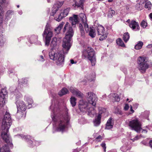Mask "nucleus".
Returning <instances> with one entry per match:
<instances>
[{"label":"nucleus","instance_id":"obj_1","mask_svg":"<svg viewBox=\"0 0 152 152\" xmlns=\"http://www.w3.org/2000/svg\"><path fill=\"white\" fill-rule=\"evenodd\" d=\"M82 58L83 59L87 58L90 61L92 66L95 65L96 62L95 52L91 47H88L83 51Z\"/></svg>","mask_w":152,"mask_h":152},{"label":"nucleus","instance_id":"obj_2","mask_svg":"<svg viewBox=\"0 0 152 152\" xmlns=\"http://www.w3.org/2000/svg\"><path fill=\"white\" fill-rule=\"evenodd\" d=\"M148 58L145 56H140L138 57L137 60V63L138 64V68L140 72L144 73L146 70L148 69L149 65L148 63Z\"/></svg>","mask_w":152,"mask_h":152},{"label":"nucleus","instance_id":"obj_3","mask_svg":"<svg viewBox=\"0 0 152 152\" xmlns=\"http://www.w3.org/2000/svg\"><path fill=\"white\" fill-rule=\"evenodd\" d=\"M61 119L62 120L58 121L57 127V130L58 131H63L65 129L66 126L65 122H67L69 120L68 113L67 112H66L65 114L62 115Z\"/></svg>","mask_w":152,"mask_h":152},{"label":"nucleus","instance_id":"obj_4","mask_svg":"<svg viewBox=\"0 0 152 152\" xmlns=\"http://www.w3.org/2000/svg\"><path fill=\"white\" fill-rule=\"evenodd\" d=\"M128 125L132 129L137 132H140L141 129V123L137 119H135L129 122Z\"/></svg>","mask_w":152,"mask_h":152},{"label":"nucleus","instance_id":"obj_5","mask_svg":"<svg viewBox=\"0 0 152 152\" xmlns=\"http://www.w3.org/2000/svg\"><path fill=\"white\" fill-rule=\"evenodd\" d=\"M16 105L17 108V113L21 117L26 115L25 110L26 109V106L24 102L20 100L16 102Z\"/></svg>","mask_w":152,"mask_h":152},{"label":"nucleus","instance_id":"obj_6","mask_svg":"<svg viewBox=\"0 0 152 152\" xmlns=\"http://www.w3.org/2000/svg\"><path fill=\"white\" fill-rule=\"evenodd\" d=\"M63 32H66L65 38L72 39L74 34V31L72 26L69 24L68 22H66L63 29Z\"/></svg>","mask_w":152,"mask_h":152},{"label":"nucleus","instance_id":"obj_7","mask_svg":"<svg viewBox=\"0 0 152 152\" xmlns=\"http://www.w3.org/2000/svg\"><path fill=\"white\" fill-rule=\"evenodd\" d=\"M12 120L10 114L6 112L3 120L1 127L4 129L6 126L10 127L11 124Z\"/></svg>","mask_w":152,"mask_h":152},{"label":"nucleus","instance_id":"obj_8","mask_svg":"<svg viewBox=\"0 0 152 152\" xmlns=\"http://www.w3.org/2000/svg\"><path fill=\"white\" fill-rule=\"evenodd\" d=\"M69 10V8H67L65 9L61 10L60 12H57L55 16L54 19L57 21H60L62 19L68 15Z\"/></svg>","mask_w":152,"mask_h":152},{"label":"nucleus","instance_id":"obj_9","mask_svg":"<svg viewBox=\"0 0 152 152\" xmlns=\"http://www.w3.org/2000/svg\"><path fill=\"white\" fill-rule=\"evenodd\" d=\"M88 102L92 105L96 106L97 98L96 95L93 92H89L88 93Z\"/></svg>","mask_w":152,"mask_h":152},{"label":"nucleus","instance_id":"obj_10","mask_svg":"<svg viewBox=\"0 0 152 152\" xmlns=\"http://www.w3.org/2000/svg\"><path fill=\"white\" fill-rule=\"evenodd\" d=\"M43 36L44 37L45 36V45L48 46L53 36L52 32L49 31L48 28H46L44 31Z\"/></svg>","mask_w":152,"mask_h":152},{"label":"nucleus","instance_id":"obj_11","mask_svg":"<svg viewBox=\"0 0 152 152\" xmlns=\"http://www.w3.org/2000/svg\"><path fill=\"white\" fill-rule=\"evenodd\" d=\"M10 127L6 126L4 129H3L2 127L1 129L2 130V132L1 133V136L2 139L7 143H9L10 142V137L9 135L7 134L9 131V129Z\"/></svg>","mask_w":152,"mask_h":152},{"label":"nucleus","instance_id":"obj_12","mask_svg":"<svg viewBox=\"0 0 152 152\" xmlns=\"http://www.w3.org/2000/svg\"><path fill=\"white\" fill-rule=\"evenodd\" d=\"M58 56L56 59L55 62L58 65H63L64 63V55L63 53L61 51H59Z\"/></svg>","mask_w":152,"mask_h":152},{"label":"nucleus","instance_id":"obj_13","mask_svg":"<svg viewBox=\"0 0 152 152\" xmlns=\"http://www.w3.org/2000/svg\"><path fill=\"white\" fill-rule=\"evenodd\" d=\"M63 4V3L62 2H56L53 6L52 12L50 13V15L55 17V16L57 13V12L59 8Z\"/></svg>","mask_w":152,"mask_h":152},{"label":"nucleus","instance_id":"obj_14","mask_svg":"<svg viewBox=\"0 0 152 152\" xmlns=\"http://www.w3.org/2000/svg\"><path fill=\"white\" fill-rule=\"evenodd\" d=\"M69 20L72 26L74 27H75L76 24L79 22L78 16L77 15L74 14L69 18Z\"/></svg>","mask_w":152,"mask_h":152},{"label":"nucleus","instance_id":"obj_15","mask_svg":"<svg viewBox=\"0 0 152 152\" xmlns=\"http://www.w3.org/2000/svg\"><path fill=\"white\" fill-rule=\"evenodd\" d=\"M85 1V0H74L75 4L72 5V6L75 8H80L83 10Z\"/></svg>","mask_w":152,"mask_h":152},{"label":"nucleus","instance_id":"obj_16","mask_svg":"<svg viewBox=\"0 0 152 152\" xmlns=\"http://www.w3.org/2000/svg\"><path fill=\"white\" fill-rule=\"evenodd\" d=\"M82 17L83 18L81 19L82 22L86 33H88L89 31V27L88 24L87 23L86 16L83 14H81L80 15V17L81 18Z\"/></svg>","mask_w":152,"mask_h":152},{"label":"nucleus","instance_id":"obj_17","mask_svg":"<svg viewBox=\"0 0 152 152\" xmlns=\"http://www.w3.org/2000/svg\"><path fill=\"white\" fill-rule=\"evenodd\" d=\"M129 26L135 31H138L140 28L138 23L133 20H131Z\"/></svg>","mask_w":152,"mask_h":152},{"label":"nucleus","instance_id":"obj_18","mask_svg":"<svg viewBox=\"0 0 152 152\" xmlns=\"http://www.w3.org/2000/svg\"><path fill=\"white\" fill-rule=\"evenodd\" d=\"M58 52H56L55 50L53 48L51 51L49 52V55L50 58L55 61L58 56Z\"/></svg>","mask_w":152,"mask_h":152},{"label":"nucleus","instance_id":"obj_19","mask_svg":"<svg viewBox=\"0 0 152 152\" xmlns=\"http://www.w3.org/2000/svg\"><path fill=\"white\" fill-rule=\"evenodd\" d=\"M69 39L68 38H65L63 40L62 45L63 48L66 49L67 50H68L71 47L70 42L71 39H70L69 40Z\"/></svg>","mask_w":152,"mask_h":152},{"label":"nucleus","instance_id":"obj_20","mask_svg":"<svg viewBox=\"0 0 152 152\" xmlns=\"http://www.w3.org/2000/svg\"><path fill=\"white\" fill-rule=\"evenodd\" d=\"M101 117L102 115L101 114H99L96 117L94 121V123L95 126H97L100 124L101 123Z\"/></svg>","mask_w":152,"mask_h":152},{"label":"nucleus","instance_id":"obj_21","mask_svg":"<svg viewBox=\"0 0 152 152\" xmlns=\"http://www.w3.org/2000/svg\"><path fill=\"white\" fill-rule=\"evenodd\" d=\"M27 141L28 142V144L31 145L37 146L39 145V143L38 142L36 141L32 138L31 139H28V140H27Z\"/></svg>","mask_w":152,"mask_h":152},{"label":"nucleus","instance_id":"obj_22","mask_svg":"<svg viewBox=\"0 0 152 152\" xmlns=\"http://www.w3.org/2000/svg\"><path fill=\"white\" fill-rule=\"evenodd\" d=\"M97 31L98 35L102 34L105 33L104 28L101 25H99L97 28Z\"/></svg>","mask_w":152,"mask_h":152},{"label":"nucleus","instance_id":"obj_23","mask_svg":"<svg viewBox=\"0 0 152 152\" xmlns=\"http://www.w3.org/2000/svg\"><path fill=\"white\" fill-rule=\"evenodd\" d=\"M112 119L110 118L107 121L106 124L105 129H110L113 127V124L112 123Z\"/></svg>","mask_w":152,"mask_h":152},{"label":"nucleus","instance_id":"obj_24","mask_svg":"<svg viewBox=\"0 0 152 152\" xmlns=\"http://www.w3.org/2000/svg\"><path fill=\"white\" fill-rule=\"evenodd\" d=\"M0 152H10L9 147L7 145H4L0 147Z\"/></svg>","mask_w":152,"mask_h":152},{"label":"nucleus","instance_id":"obj_25","mask_svg":"<svg viewBox=\"0 0 152 152\" xmlns=\"http://www.w3.org/2000/svg\"><path fill=\"white\" fill-rule=\"evenodd\" d=\"M68 93L69 92L67 89L66 88H63L58 92V94L60 96H61Z\"/></svg>","mask_w":152,"mask_h":152},{"label":"nucleus","instance_id":"obj_26","mask_svg":"<svg viewBox=\"0 0 152 152\" xmlns=\"http://www.w3.org/2000/svg\"><path fill=\"white\" fill-rule=\"evenodd\" d=\"M64 23V22H61L59 26L54 29V31L57 34H58L60 32L61 30L63 28Z\"/></svg>","mask_w":152,"mask_h":152},{"label":"nucleus","instance_id":"obj_27","mask_svg":"<svg viewBox=\"0 0 152 152\" xmlns=\"http://www.w3.org/2000/svg\"><path fill=\"white\" fill-rule=\"evenodd\" d=\"M5 96L0 95V111L3 109L5 104Z\"/></svg>","mask_w":152,"mask_h":152},{"label":"nucleus","instance_id":"obj_28","mask_svg":"<svg viewBox=\"0 0 152 152\" xmlns=\"http://www.w3.org/2000/svg\"><path fill=\"white\" fill-rule=\"evenodd\" d=\"M79 28L80 32L82 36L85 37V32L83 25L81 23H79Z\"/></svg>","mask_w":152,"mask_h":152},{"label":"nucleus","instance_id":"obj_29","mask_svg":"<svg viewBox=\"0 0 152 152\" xmlns=\"http://www.w3.org/2000/svg\"><path fill=\"white\" fill-rule=\"evenodd\" d=\"M117 44L119 46L123 47H125V45L122 40L120 38H118L116 40Z\"/></svg>","mask_w":152,"mask_h":152},{"label":"nucleus","instance_id":"obj_30","mask_svg":"<svg viewBox=\"0 0 152 152\" xmlns=\"http://www.w3.org/2000/svg\"><path fill=\"white\" fill-rule=\"evenodd\" d=\"M152 5L151 2L148 1H145V7L148 10H150L151 8Z\"/></svg>","mask_w":152,"mask_h":152},{"label":"nucleus","instance_id":"obj_31","mask_svg":"<svg viewBox=\"0 0 152 152\" xmlns=\"http://www.w3.org/2000/svg\"><path fill=\"white\" fill-rule=\"evenodd\" d=\"M89 35L92 38H94L96 35L95 29L94 28H90L89 33Z\"/></svg>","mask_w":152,"mask_h":152},{"label":"nucleus","instance_id":"obj_32","mask_svg":"<svg viewBox=\"0 0 152 152\" xmlns=\"http://www.w3.org/2000/svg\"><path fill=\"white\" fill-rule=\"evenodd\" d=\"M143 45V43L141 41H139L138 43L135 45L134 48L135 49L139 50L141 49L142 46Z\"/></svg>","mask_w":152,"mask_h":152},{"label":"nucleus","instance_id":"obj_33","mask_svg":"<svg viewBox=\"0 0 152 152\" xmlns=\"http://www.w3.org/2000/svg\"><path fill=\"white\" fill-rule=\"evenodd\" d=\"M129 34L128 32L124 33L123 38L125 42H126L128 41L129 39Z\"/></svg>","mask_w":152,"mask_h":152},{"label":"nucleus","instance_id":"obj_34","mask_svg":"<svg viewBox=\"0 0 152 152\" xmlns=\"http://www.w3.org/2000/svg\"><path fill=\"white\" fill-rule=\"evenodd\" d=\"M72 93L77 96L82 97L83 96V94L77 90H74L72 91Z\"/></svg>","mask_w":152,"mask_h":152},{"label":"nucleus","instance_id":"obj_35","mask_svg":"<svg viewBox=\"0 0 152 152\" xmlns=\"http://www.w3.org/2000/svg\"><path fill=\"white\" fill-rule=\"evenodd\" d=\"M115 11L111 8H110L108 12V16L110 18H111L113 15H115Z\"/></svg>","mask_w":152,"mask_h":152},{"label":"nucleus","instance_id":"obj_36","mask_svg":"<svg viewBox=\"0 0 152 152\" xmlns=\"http://www.w3.org/2000/svg\"><path fill=\"white\" fill-rule=\"evenodd\" d=\"M79 107L80 109L81 110L83 108H85L87 107V106L85 104V103L83 102V100H80L79 102Z\"/></svg>","mask_w":152,"mask_h":152},{"label":"nucleus","instance_id":"obj_37","mask_svg":"<svg viewBox=\"0 0 152 152\" xmlns=\"http://www.w3.org/2000/svg\"><path fill=\"white\" fill-rule=\"evenodd\" d=\"M76 99L74 97L72 96L70 99V102L72 106L75 107L76 104Z\"/></svg>","mask_w":152,"mask_h":152},{"label":"nucleus","instance_id":"obj_38","mask_svg":"<svg viewBox=\"0 0 152 152\" xmlns=\"http://www.w3.org/2000/svg\"><path fill=\"white\" fill-rule=\"evenodd\" d=\"M141 26L143 28H145L148 26V23L146 20H143L140 23Z\"/></svg>","mask_w":152,"mask_h":152},{"label":"nucleus","instance_id":"obj_39","mask_svg":"<svg viewBox=\"0 0 152 152\" xmlns=\"http://www.w3.org/2000/svg\"><path fill=\"white\" fill-rule=\"evenodd\" d=\"M13 13V11L12 10H9L6 12L5 16L6 18L10 17Z\"/></svg>","mask_w":152,"mask_h":152},{"label":"nucleus","instance_id":"obj_40","mask_svg":"<svg viewBox=\"0 0 152 152\" xmlns=\"http://www.w3.org/2000/svg\"><path fill=\"white\" fill-rule=\"evenodd\" d=\"M101 36L99 37V39L100 41H103L107 37V34L106 33H104L102 34H100Z\"/></svg>","mask_w":152,"mask_h":152},{"label":"nucleus","instance_id":"obj_41","mask_svg":"<svg viewBox=\"0 0 152 152\" xmlns=\"http://www.w3.org/2000/svg\"><path fill=\"white\" fill-rule=\"evenodd\" d=\"M113 97L114 98L113 99L114 101L119 102L120 100V98L117 94H114Z\"/></svg>","mask_w":152,"mask_h":152},{"label":"nucleus","instance_id":"obj_42","mask_svg":"<svg viewBox=\"0 0 152 152\" xmlns=\"http://www.w3.org/2000/svg\"><path fill=\"white\" fill-rule=\"evenodd\" d=\"M7 93V92L6 89L3 88L1 90V92L0 93V95H1V96H4V95H6Z\"/></svg>","mask_w":152,"mask_h":152},{"label":"nucleus","instance_id":"obj_43","mask_svg":"<svg viewBox=\"0 0 152 152\" xmlns=\"http://www.w3.org/2000/svg\"><path fill=\"white\" fill-rule=\"evenodd\" d=\"M95 77V73H92L91 75H89L88 77V79L90 81L93 80Z\"/></svg>","mask_w":152,"mask_h":152},{"label":"nucleus","instance_id":"obj_44","mask_svg":"<svg viewBox=\"0 0 152 152\" xmlns=\"http://www.w3.org/2000/svg\"><path fill=\"white\" fill-rule=\"evenodd\" d=\"M26 102L28 106L31 105L33 103V101L31 99L28 98L27 99Z\"/></svg>","mask_w":152,"mask_h":152},{"label":"nucleus","instance_id":"obj_45","mask_svg":"<svg viewBox=\"0 0 152 152\" xmlns=\"http://www.w3.org/2000/svg\"><path fill=\"white\" fill-rule=\"evenodd\" d=\"M101 146L103 148L104 152L106 151V144L104 142H102L101 144Z\"/></svg>","mask_w":152,"mask_h":152},{"label":"nucleus","instance_id":"obj_46","mask_svg":"<svg viewBox=\"0 0 152 152\" xmlns=\"http://www.w3.org/2000/svg\"><path fill=\"white\" fill-rule=\"evenodd\" d=\"M96 141L98 142H100L102 140V137L101 135H99L96 138Z\"/></svg>","mask_w":152,"mask_h":152},{"label":"nucleus","instance_id":"obj_47","mask_svg":"<svg viewBox=\"0 0 152 152\" xmlns=\"http://www.w3.org/2000/svg\"><path fill=\"white\" fill-rule=\"evenodd\" d=\"M50 45L52 47H54L57 45V42L54 41H52Z\"/></svg>","mask_w":152,"mask_h":152},{"label":"nucleus","instance_id":"obj_48","mask_svg":"<svg viewBox=\"0 0 152 152\" xmlns=\"http://www.w3.org/2000/svg\"><path fill=\"white\" fill-rule=\"evenodd\" d=\"M27 80L26 79H23L22 80V81L21 82V83H22V85L23 84H24L26 83H27Z\"/></svg>","mask_w":152,"mask_h":152},{"label":"nucleus","instance_id":"obj_49","mask_svg":"<svg viewBox=\"0 0 152 152\" xmlns=\"http://www.w3.org/2000/svg\"><path fill=\"white\" fill-rule=\"evenodd\" d=\"M4 12L2 7L0 5V16L4 13Z\"/></svg>","mask_w":152,"mask_h":152},{"label":"nucleus","instance_id":"obj_50","mask_svg":"<svg viewBox=\"0 0 152 152\" xmlns=\"http://www.w3.org/2000/svg\"><path fill=\"white\" fill-rule=\"evenodd\" d=\"M129 106L128 104H126L124 109L125 110H127L129 109Z\"/></svg>","mask_w":152,"mask_h":152},{"label":"nucleus","instance_id":"obj_51","mask_svg":"<svg viewBox=\"0 0 152 152\" xmlns=\"http://www.w3.org/2000/svg\"><path fill=\"white\" fill-rule=\"evenodd\" d=\"M6 0H0V4L2 5L6 3Z\"/></svg>","mask_w":152,"mask_h":152},{"label":"nucleus","instance_id":"obj_52","mask_svg":"<svg viewBox=\"0 0 152 152\" xmlns=\"http://www.w3.org/2000/svg\"><path fill=\"white\" fill-rule=\"evenodd\" d=\"M132 108H133L132 107L131 105V106H130V111L131 112V113H132L134 112V111L133 109Z\"/></svg>","mask_w":152,"mask_h":152},{"label":"nucleus","instance_id":"obj_53","mask_svg":"<svg viewBox=\"0 0 152 152\" xmlns=\"http://www.w3.org/2000/svg\"><path fill=\"white\" fill-rule=\"evenodd\" d=\"M80 151V150L77 148L74 149L72 152H79Z\"/></svg>","mask_w":152,"mask_h":152},{"label":"nucleus","instance_id":"obj_54","mask_svg":"<svg viewBox=\"0 0 152 152\" xmlns=\"http://www.w3.org/2000/svg\"><path fill=\"white\" fill-rule=\"evenodd\" d=\"M149 17L150 19L152 20V13H151L149 14Z\"/></svg>","mask_w":152,"mask_h":152},{"label":"nucleus","instance_id":"obj_55","mask_svg":"<svg viewBox=\"0 0 152 152\" xmlns=\"http://www.w3.org/2000/svg\"><path fill=\"white\" fill-rule=\"evenodd\" d=\"M137 105L136 104H134L133 105V108L134 109L136 108L137 107Z\"/></svg>","mask_w":152,"mask_h":152},{"label":"nucleus","instance_id":"obj_56","mask_svg":"<svg viewBox=\"0 0 152 152\" xmlns=\"http://www.w3.org/2000/svg\"><path fill=\"white\" fill-rule=\"evenodd\" d=\"M57 39L56 37H54L53 39L52 40V41H55L56 42H57Z\"/></svg>","mask_w":152,"mask_h":152},{"label":"nucleus","instance_id":"obj_57","mask_svg":"<svg viewBox=\"0 0 152 152\" xmlns=\"http://www.w3.org/2000/svg\"><path fill=\"white\" fill-rule=\"evenodd\" d=\"M131 22V20H130V19L128 20H127L126 21V22L129 24V26L130 25V23Z\"/></svg>","mask_w":152,"mask_h":152},{"label":"nucleus","instance_id":"obj_58","mask_svg":"<svg viewBox=\"0 0 152 152\" xmlns=\"http://www.w3.org/2000/svg\"><path fill=\"white\" fill-rule=\"evenodd\" d=\"M150 146L152 148V140H151L149 142Z\"/></svg>","mask_w":152,"mask_h":152},{"label":"nucleus","instance_id":"obj_59","mask_svg":"<svg viewBox=\"0 0 152 152\" xmlns=\"http://www.w3.org/2000/svg\"><path fill=\"white\" fill-rule=\"evenodd\" d=\"M70 62L71 64H72L74 63V61L73 60L71 59L70 60Z\"/></svg>","mask_w":152,"mask_h":152},{"label":"nucleus","instance_id":"obj_60","mask_svg":"<svg viewBox=\"0 0 152 152\" xmlns=\"http://www.w3.org/2000/svg\"><path fill=\"white\" fill-rule=\"evenodd\" d=\"M118 113H119L120 115H121L122 114V112L120 110L118 111Z\"/></svg>","mask_w":152,"mask_h":152},{"label":"nucleus","instance_id":"obj_61","mask_svg":"<svg viewBox=\"0 0 152 152\" xmlns=\"http://www.w3.org/2000/svg\"><path fill=\"white\" fill-rule=\"evenodd\" d=\"M113 1V0H108V1L109 2H112Z\"/></svg>","mask_w":152,"mask_h":152},{"label":"nucleus","instance_id":"obj_62","mask_svg":"<svg viewBox=\"0 0 152 152\" xmlns=\"http://www.w3.org/2000/svg\"><path fill=\"white\" fill-rule=\"evenodd\" d=\"M23 37H22L18 39L19 41H21L22 39H23Z\"/></svg>","mask_w":152,"mask_h":152},{"label":"nucleus","instance_id":"obj_63","mask_svg":"<svg viewBox=\"0 0 152 152\" xmlns=\"http://www.w3.org/2000/svg\"><path fill=\"white\" fill-rule=\"evenodd\" d=\"M2 22H3V20H2V19L1 22L0 23V26L2 24Z\"/></svg>","mask_w":152,"mask_h":152},{"label":"nucleus","instance_id":"obj_64","mask_svg":"<svg viewBox=\"0 0 152 152\" xmlns=\"http://www.w3.org/2000/svg\"><path fill=\"white\" fill-rule=\"evenodd\" d=\"M129 99H128V98H127V99H126V101H129Z\"/></svg>","mask_w":152,"mask_h":152}]
</instances>
